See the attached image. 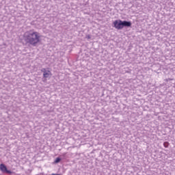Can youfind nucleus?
I'll use <instances>...</instances> for the list:
<instances>
[{
    "label": "nucleus",
    "mask_w": 175,
    "mask_h": 175,
    "mask_svg": "<svg viewBox=\"0 0 175 175\" xmlns=\"http://www.w3.org/2000/svg\"><path fill=\"white\" fill-rule=\"evenodd\" d=\"M40 38H42L40 33L33 30L27 31L23 34V40L26 44H29L33 47H36L40 43Z\"/></svg>",
    "instance_id": "obj_1"
},
{
    "label": "nucleus",
    "mask_w": 175,
    "mask_h": 175,
    "mask_svg": "<svg viewBox=\"0 0 175 175\" xmlns=\"http://www.w3.org/2000/svg\"><path fill=\"white\" fill-rule=\"evenodd\" d=\"M114 28L116 29H122L124 27H131L132 23L126 21L116 20L113 23Z\"/></svg>",
    "instance_id": "obj_2"
},
{
    "label": "nucleus",
    "mask_w": 175,
    "mask_h": 175,
    "mask_svg": "<svg viewBox=\"0 0 175 175\" xmlns=\"http://www.w3.org/2000/svg\"><path fill=\"white\" fill-rule=\"evenodd\" d=\"M41 72L43 73L44 79H49V77H51L52 76L51 71L46 68H42Z\"/></svg>",
    "instance_id": "obj_3"
},
{
    "label": "nucleus",
    "mask_w": 175,
    "mask_h": 175,
    "mask_svg": "<svg viewBox=\"0 0 175 175\" xmlns=\"http://www.w3.org/2000/svg\"><path fill=\"white\" fill-rule=\"evenodd\" d=\"M0 170L3 173H7L8 174H12V171L8 170V167H6V165H5V164L2 163L0 165Z\"/></svg>",
    "instance_id": "obj_4"
},
{
    "label": "nucleus",
    "mask_w": 175,
    "mask_h": 175,
    "mask_svg": "<svg viewBox=\"0 0 175 175\" xmlns=\"http://www.w3.org/2000/svg\"><path fill=\"white\" fill-rule=\"evenodd\" d=\"M163 146L165 148H167L169 147V142H164Z\"/></svg>",
    "instance_id": "obj_5"
},
{
    "label": "nucleus",
    "mask_w": 175,
    "mask_h": 175,
    "mask_svg": "<svg viewBox=\"0 0 175 175\" xmlns=\"http://www.w3.org/2000/svg\"><path fill=\"white\" fill-rule=\"evenodd\" d=\"M59 162H61V158L57 157L55 161V163H59Z\"/></svg>",
    "instance_id": "obj_6"
},
{
    "label": "nucleus",
    "mask_w": 175,
    "mask_h": 175,
    "mask_svg": "<svg viewBox=\"0 0 175 175\" xmlns=\"http://www.w3.org/2000/svg\"><path fill=\"white\" fill-rule=\"evenodd\" d=\"M87 39H91V36L88 35L86 36Z\"/></svg>",
    "instance_id": "obj_7"
}]
</instances>
